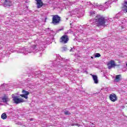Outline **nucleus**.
Segmentation results:
<instances>
[{
    "instance_id": "obj_4",
    "label": "nucleus",
    "mask_w": 127,
    "mask_h": 127,
    "mask_svg": "<svg viewBox=\"0 0 127 127\" xmlns=\"http://www.w3.org/2000/svg\"><path fill=\"white\" fill-rule=\"evenodd\" d=\"M69 41V37L67 35H64L62 36L60 39V42L61 43H64V44H66V43H68Z\"/></svg>"
},
{
    "instance_id": "obj_13",
    "label": "nucleus",
    "mask_w": 127,
    "mask_h": 127,
    "mask_svg": "<svg viewBox=\"0 0 127 127\" xmlns=\"http://www.w3.org/2000/svg\"><path fill=\"white\" fill-rule=\"evenodd\" d=\"M121 77H122V75H121V74L116 75L115 79L116 82H120V81H121Z\"/></svg>"
},
{
    "instance_id": "obj_20",
    "label": "nucleus",
    "mask_w": 127,
    "mask_h": 127,
    "mask_svg": "<svg viewBox=\"0 0 127 127\" xmlns=\"http://www.w3.org/2000/svg\"><path fill=\"white\" fill-rule=\"evenodd\" d=\"M93 57H91V59H93Z\"/></svg>"
},
{
    "instance_id": "obj_5",
    "label": "nucleus",
    "mask_w": 127,
    "mask_h": 127,
    "mask_svg": "<svg viewBox=\"0 0 127 127\" xmlns=\"http://www.w3.org/2000/svg\"><path fill=\"white\" fill-rule=\"evenodd\" d=\"M108 69H112V68H115L117 66L116 64V62L114 60H111L107 63Z\"/></svg>"
},
{
    "instance_id": "obj_16",
    "label": "nucleus",
    "mask_w": 127,
    "mask_h": 127,
    "mask_svg": "<svg viewBox=\"0 0 127 127\" xmlns=\"http://www.w3.org/2000/svg\"><path fill=\"white\" fill-rule=\"evenodd\" d=\"M99 57H101V54H99V53H96L95 56V58H97Z\"/></svg>"
},
{
    "instance_id": "obj_17",
    "label": "nucleus",
    "mask_w": 127,
    "mask_h": 127,
    "mask_svg": "<svg viewBox=\"0 0 127 127\" xmlns=\"http://www.w3.org/2000/svg\"><path fill=\"white\" fill-rule=\"evenodd\" d=\"M29 121H30V122H32V121H33V118H31L29 119Z\"/></svg>"
},
{
    "instance_id": "obj_8",
    "label": "nucleus",
    "mask_w": 127,
    "mask_h": 127,
    "mask_svg": "<svg viewBox=\"0 0 127 127\" xmlns=\"http://www.w3.org/2000/svg\"><path fill=\"white\" fill-rule=\"evenodd\" d=\"M109 99L112 102H116L118 101V97L114 93H112L110 95Z\"/></svg>"
},
{
    "instance_id": "obj_18",
    "label": "nucleus",
    "mask_w": 127,
    "mask_h": 127,
    "mask_svg": "<svg viewBox=\"0 0 127 127\" xmlns=\"http://www.w3.org/2000/svg\"><path fill=\"white\" fill-rule=\"evenodd\" d=\"M108 2H109V1L105 2V4H107V3Z\"/></svg>"
},
{
    "instance_id": "obj_14",
    "label": "nucleus",
    "mask_w": 127,
    "mask_h": 127,
    "mask_svg": "<svg viewBox=\"0 0 127 127\" xmlns=\"http://www.w3.org/2000/svg\"><path fill=\"white\" fill-rule=\"evenodd\" d=\"M1 118L2 119V120H6V119H7V116L6 115V114H2V115H1Z\"/></svg>"
},
{
    "instance_id": "obj_15",
    "label": "nucleus",
    "mask_w": 127,
    "mask_h": 127,
    "mask_svg": "<svg viewBox=\"0 0 127 127\" xmlns=\"http://www.w3.org/2000/svg\"><path fill=\"white\" fill-rule=\"evenodd\" d=\"M64 115H65L66 116H68L69 115H71V113H70L68 111H65L64 112Z\"/></svg>"
},
{
    "instance_id": "obj_3",
    "label": "nucleus",
    "mask_w": 127,
    "mask_h": 127,
    "mask_svg": "<svg viewBox=\"0 0 127 127\" xmlns=\"http://www.w3.org/2000/svg\"><path fill=\"white\" fill-rule=\"evenodd\" d=\"M61 21V17L59 16L58 15H53L52 18V23L53 24H59L60 23V21Z\"/></svg>"
},
{
    "instance_id": "obj_12",
    "label": "nucleus",
    "mask_w": 127,
    "mask_h": 127,
    "mask_svg": "<svg viewBox=\"0 0 127 127\" xmlns=\"http://www.w3.org/2000/svg\"><path fill=\"white\" fill-rule=\"evenodd\" d=\"M92 77L94 81L95 84H98L99 81H98V76L96 75H92Z\"/></svg>"
},
{
    "instance_id": "obj_11",
    "label": "nucleus",
    "mask_w": 127,
    "mask_h": 127,
    "mask_svg": "<svg viewBox=\"0 0 127 127\" xmlns=\"http://www.w3.org/2000/svg\"><path fill=\"white\" fill-rule=\"evenodd\" d=\"M1 100L3 103H7L9 101V98L7 96H4L1 98Z\"/></svg>"
},
{
    "instance_id": "obj_7",
    "label": "nucleus",
    "mask_w": 127,
    "mask_h": 127,
    "mask_svg": "<svg viewBox=\"0 0 127 127\" xmlns=\"http://www.w3.org/2000/svg\"><path fill=\"white\" fill-rule=\"evenodd\" d=\"M22 93L23 94L20 95V97H21V98H24L25 99H28V95H29V92L23 89L22 91Z\"/></svg>"
},
{
    "instance_id": "obj_10",
    "label": "nucleus",
    "mask_w": 127,
    "mask_h": 127,
    "mask_svg": "<svg viewBox=\"0 0 127 127\" xmlns=\"http://www.w3.org/2000/svg\"><path fill=\"white\" fill-rule=\"evenodd\" d=\"M3 4L4 6H11V1L9 0H4Z\"/></svg>"
},
{
    "instance_id": "obj_2",
    "label": "nucleus",
    "mask_w": 127,
    "mask_h": 127,
    "mask_svg": "<svg viewBox=\"0 0 127 127\" xmlns=\"http://www.w3.org/2000/svg\"><path fill=\"white\" fill-rule=\"evenodd\" d=\"M12 102L13 104L18 105V104H21V103H25V100L22 98H19V96H15L14 94L12 95Z\"/></svg>"
},
{
    "instance_id": "obj_1",
    "label": "nucleus",
    "mask_w": 127,
    "mask_h": 127,
    "mask_svg": "<svg viewBox=\"0 0 127 127\" xmlns=\"http://www.w3.org/2000/svg\"><path fill=\"white\" fill-rule=\"evenodd\" d=\"M95 22L98 27L100 26H104L106 25L107 20L104 16L101 15H97L94 18Z\"/></svg>"
},
{
    "instance_id": "obj_9",
    "label": "nucleus",
    "mask_w": 127,
    "mask_h": 127,
    "mask_svg": "<svg viewBox=\"0 0 127 127\" xmlns=\"http://www.w3.org/2000/svg\"><path fill=\"white\" fill-rule=\"evenodd\" d=\"M122 9L125 13H127V0H124V3L123 4V6L122 7Z\"/></svg>"
},
{
    "instance_id": "obj_6",
    "label": "nucleus",
    "mask_w": 127,
    "mask_h": 127,
    "mask_svg": "<svg viewBox=\"0 0 127 127\" xmlns=\"http://www.w3.org/2000/svg\"><path fill=\"white\" fill-rule=\"evenodd\" d=\"M36 1V5L37 8H41L43 5L45 6V5H47V4H44L43 2H42V0H35Z\"/></svg>"
},
{
    "instance_id": "obj_19",
    "label": "nucleus",
    "mask_w": 127,
    "mask_h": 127,
    "mask_svg": "<svg viewBox=\"0 0 127 127\" xmlns=\"http://www.w3.org/2000/svg\"><path fill=\"white\" fill-rule=\"evenodd\" d=\"M63 49H67L66 48H63Z\"/></svg>"
}]
</instances>
